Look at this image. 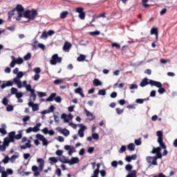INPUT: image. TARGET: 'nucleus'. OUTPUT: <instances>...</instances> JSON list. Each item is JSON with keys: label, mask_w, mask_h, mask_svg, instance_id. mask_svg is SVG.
Segmentation results:
<instances>
[{"label": "nucleus", "mask_w": 177, "mask_h": 177, "mask_svg": "<svg viewBox=\"0 0 177 177\" xmlns=\"http://www.w3.org/2000/svg\"><path fill=\"white\" fill-rule=\"evenodd\" d=\"M37 15L38 12L35 10H32V11L30 10H27L24 12V17H25V19H28L26 23H28L30 20H34Z\"/></svg>", "instance_id": "1"}, {"label": "nucleus", "mask_w": 177, "mask_h": 177, "mask_svg": "<svg viewBox=\"0 0 177 177\" xmlns=\"http://www.w3.org/2000/svg\"><path fill=\"white\" fill-rule=\"evenodd\" d=\"M62 60H63V58L59 57L57 54L53 55L51 57V60L50 61V64L52 66H56L57 63H62Z\"/></svg>", "instance_id": "2"}, {"label": "nucleus", "mask_w": 177, "mask_h": 177, "mask_svg": "<svg viewBox=\"0 0 177 177\" xmlns=\"http://www.w3.org/2000/svg\"><path fill=\"white\" fill-rule=\"evenodd\" d=\"M36 139H38V140H41V142H42L43 146H48V145H49V142H48V140L42 134L37 133L36 135Z\"/></svg>", "instance_id": "3"}, {"label": "nucleus", "mask_w": 177, "mask_h": 177, "mask_svg": "<svg viewBox=\"0 0 177 177\" xmlns=\"http://www.w3.org/2000/svg\"><path fill=\"white\" fill-rule=\"evenodd\" d=\"M28 106L29 107H32V111H38L39 110V106H38V104H35L34 102H32L31 98L29 99Z\"/></svg>", "instance_id": "4"}, {"label": "nucleus", "mask_w": 177, "mask_h": 177, "mask_svg": "<svg viewBox=\"0 0 177 177\" xmlns=\"http://www.w3.org/2000/svg\"><path fill=\"white\" fill-rule=\"evenodd\" d=\"M24 62V60H23V58L18 57L15 61H12L10 64V67L11 68H13L16 64H23Z\"/></svg>", "instance_id": "5"}, {"label": "nucleus", "mask_w": 177, "mask_h": 177, "mask_svg": "<svg viewBox=\"0 0 177 177\" xmlns=\"http://www.w3.org/2000/svg\"><path fill=\"white\" fill-rule=\"evenodd\" d=\"M158 158H162V154H161V151L158 152V153H156V156L153 157L152 165H158V163H157Z\"/></svg>", "instance_id": "6"}, {"label": "nucleus", "mask_w": 177, "mask_h": 177, "mask_svg": "<svg viewBox=\"0 0 177 177\" xmlns=\"http://www.w3.org/2000/svg\"><path fill=\"white\" fill-rule=\"evenodd\" d=\"M84 112L87 117H88L89 121H93L96 118V116L93 115L91 111H88V109H85Z\"/></svg>", "instance_id": "7"}, {"label": "nucleus", "mask_w": 177, "mask_h": 177, "mask_svg": "<svg viewBox=\"0 0 177 177\" xmlns=\"http://www.w3.org/2000/svg\"><path fill=\"white\" fill-rule=\"evenodd\" d=\"M149 84L151 86H156V88H162V84L160 82H156L154 80H149Z\"/></svg>", "instance_id": "8"}, {"label": "nucleus", "mask_w": 177, "mask_h": 177, "mask_svg": "<svg viewBox=\"0 0 177 177\" xmlns=\"http://www.w3.org/2000/svg\"><path fill=\"white\" fill-rule=\"evenodd\" d=\"M79 162L80 158H78V157H72V158L68 160V164L70 165H74V164H78Z\"/></svg>", "instance_id": "9"}, {"label": "nucleus", "mask_w": 177, "mask_h": 177, "mask_svg": "<svg viewBox=\"0 0 177 177\" xmlns=\"http://www.w3.org/2000/svg\"><path fill=\"white\" fill-rule=\"evenodd\" d=\"M149 84L150 85V82H149V79H147V77H145L142 80V82L140 84V86H141L142 88H145L146 85Z\"/></svg>", "instance_id": "10"}, {"label": "nucleus", "mask_w": 177, "mask_h": 177, "mask_svg": "<svg viewBox=\"0 0 177 177\" xmlns=\"http://www.w3.org/2000/svg\"><path fill=\"white\" fill-rule=\"evenodd\" d=\"M20 147L21 150H26V149H31V140H28V142L24 145H21Z\"/></svg>", "instance_id": "11"}, {"label": "nucleus", "mask_w": 177, "mask_h": 177, "mask_svg": "<svg viewBox=\"0 0 177 177\" xmlns=\"http://www.w3.org/2000/svg\"><path fill=\"white\" fill-rule=\"evenodd\" d=\"M57 95V93H51L50 96L48 98H46V102H53Z\"/></svg>", "instance_id": "12"}, {"label": "nucleus", "mask_w": 177, "mask_h": 177, "mask_svg": "<svg viewBox=\"0 0 177 177\" xmlns=\"http://www.w3.org/2000/svg\"><path fill=\"white\" fill-rule=\"evenodd\" d=\"M16 135V131H11L8 134V139L11 141V143H15V136Z\"/></svg>", "instance_id": "13"}, {"label": "nucleus", "mask_w": 177, "mask_h": 177, "mask_svg": "<svg viewBox=\"0 0 177 177\" xmlns=\"http://www.w3.org/2000/svg\"><path fill=\"white\" fill-rule=\"evenodd\" d=\"M59 132L61 133L62 135H64V136H68L70 135V131H68L66 129H60L59 130Z\"/></svg>", "instance_id": "14"}, {"label": "nucleus", "mask_w": 177, "mask_h": 177, "mask_svg": "<svg viewBox=\"0 0 177 177\" xmlns=\"http://www.w3.org/2000/svg\"><path fill=\"white\" fill-rule=\"evenodd\" d=\"M71 46H72V45L71 44L70 42L66 41V42L64 43V46H63V49H64V50H65L66 52H67V50H70V49H71Z\"/></svg>", "instance_id": "15"}, {"label": "nucleus", "mask_w": 177, "mask_h": 177, "mask_svg": "<svg viewBox=\"0 0 177 177\" xmlns=\"http://www.w3.org/2000/svg\"><path fill=\"white\" fill-rule=\"evenodd\" d=\"M6 86H13V82L9 80L6 84H3L1 85V89H5Z\"/></svg>", "instance_id": "16"}, {"label": "nucleus", "mask_w": 177, "mask_h": 177, "mask_svg": "<svg viewBox=\"0 0 177 177\" xmlns=\"http://www.w3.org/2000/svg\"><path fill=\"white\" fill-rule=\"evenodd\" d=\"M75 93H79L80 96H82V97H85V94H84V91H82V88L81 87L75 88Z\"/></svg>", "instance_id": "17"}, {"label": "nucleus", "mask_w": 177, "mask_h": 177, "mask_svg": "<svg viewBox=\"0 0 177 177\" xmlns=\"http://www.w3.org/2000/svg\"><path fill=\"white\" fill-rule=\"evenodd\" d=\"M137 174L138 171H136V170H132L126 176V177H138Z\"/></svg>", "instance_id": "18"}, {"label": "nucleus", "mask_w": 177, "mask_h": 177, "mask_svg": "<svg viewBox=\"0 0 177 177\" xmlns=\"http://www.w3.org/2000/svg\"><path fill=\"white\" fill-rule=\"evenodd\" d=\"M93 84L94 86H102L103 85V83L99 79H94Z\"/></svg>", "instance_id": "19"}, {"label": "nucleus", "mask_w": 177, "mask_h": 177, "mask_svg": "<svg viewBox=\"0 0 177 177\" xmlns=\"http://www.w3.org/2000/svg\"><path fill=\"white\" fill-rule=\"evenodd\" d=\"M10 143H12V141L9 139V138L6 137L3 139V145H4L6 147H9Z\"/></svg>", "instance_id": "20"}, {"label": "nucleus", "mask_w": 177, "mask_h": 177, "mask_svg": "<svg viewBox=\"0 0 177 177\" xmlns=\"http://www.w3.org/2000/svg\"><path fill=\"white\" fill-rule=\"evenodd\" d=\"M15 12H16V9H13L12 10L8 12V21H10V20H12V17L15 16Z\"/></svg>", "instance_id": "21"}, {"label": "nucleus", "mask_w": 177, "mask_h": 177, "mask_svg": "<svg viewBox=\"0 0 177 177\" xmlns=\"http://www.w3.org/2000/svg\"><path fill=\"white\" fill-rule=\"evenodd\" d=\"M14 9H15V10H17V12H24V8L21 4L17 5V7Z\"/></svg>", "instance_id": "22"}, {"label": "nucleus", "mask_w": 177, "mask_h": 177, "mask_svg": "<svg viewBox=\"0 0 177 177\" xmlns=\"http://www.w3.org/2000/svg\"><path fill=\"white\" fill-rule=\"evenodd\" d=\"M155 35L156 38L158 37V29L157 28H152L151 29V35Z\"/></svg>", "instance_id": "23"}, {"label": "nucleus", "mask_w": 177, "mask_h": 177, "mask_svg": "<svg viewBox=\"0 0 177 177\" xmlns=\"http://www.w3.org/2000/svg\"><path fill=\"white\" fill-rule=\"evenodd\" d=\"M59 161L60 162H62L63 164H68V160H67V158L64 156H62L59 158Z\"/></svg>", "instance_id": "24"}, {"label": "nucleus", "mask_w": 177, "mask_h": 177, "mask_svg": "<svg viewBox=\"0 0 177 177\" xmlns=\"http://www.w3.org/2000/svg\"><path fill=\"white\" fill-rule=\"evenodd\" d=\"M48 161H50V164L53 165V164H56L59 160H57L55 157H50L48 158Z\"/></svg>", "instance_id": "25"}, {"label": "nucleus", "mask_w": 177, "mask_h": 177, "mask_svg": "<svg viewBox=\"0 0 177 177\" xmlns=\"http://www.w3.org/2000/svg\"><path fill=\"white\" fill-rule=\"evenodd\" d=\"M158 143H159L160 149H163L164 150L167 149V146L165 145L162 140H158Z\"/></svg>", "instance_id": "26"}, {"label": "nucleus", "mask_w": 177, "mask_h": 177, "mask_svg": "<svg viewBox=\"0 0 177 177\" xmlns=\"http://www.w3.org/2000/svg\"><path fill=\"white\" fill-rule=\"evenodd\" d=\"M161 151V147H158L156 148H153L151 151L152 154H157Z\"/></svg>", "instance_id": "27"}, {"label": "nucleus", "mask_w": 177, "mask_h": 177, "mask_svg": "<svg viewBox=\"0 0 177 177\" xmlns=\"http://www.w3.org/2000/svg\"><path fill=\"white\" fill-rule=\"evenodd\" d=\"M18 133H19L15 136V139H16V140H20V139L23 138V133H21V131H19Z\"/></svg>", "instance_id": "28"}, {"label": "nucleus", "mask_w": 177, "mask_h": 177, "mask_svg": "<svg viewBox=\"0 0 177 177\" xmlns=\"http://www.w3.org/2000/svg\"><path fill=\"white\" fill-rule=\"evenodd\" d=\"M127 149H128V150H129V151H134V150H135V144H133V143L129 144L128 146H127Z\"/></svg>", "instance_id": "29"}, {"label": "nucleus", "mask_w": 177, "mask_h": 177, "mask_svg": "<svg viewBox=\"0 0 177 177\" xmlns=\"http://www.w3.org/2000/svg\"><path fill=\"white\" fill-rule=\"evenodd\" d=\"M156 135L158 136V140H162V137L164 136V135L162 134V131H158Z\"/></svg>", "instance_id": "30"}, {"label": "nucleus", "mask_w": 177, "mask_h": 177, "mask_svg": "<svg viewBox=\"0 0 177 177\" xmlns=\"http://www.w3.org/2000/svg\"><path fill=\"white\" fill-rule=\"evenodd\" d=\"M30 97H32V100L35 102V100L37 99V94L35 93V90H33L30 91Z\"/></svg>", "instance_id": "31"}, {"label": "nucleus", "mask_w": 177, "mask_h": 177, "mask_svg": "<svg viewBox=\"0 0 177 177\" xmlns=\"http://www.w3.org/2000/svg\"><path fill=\"white\" fill-rule=\"evenodd\" d=\"M68 15V11H63L60 14V18L61 19H66V17H67Z\"/></svg>", "instance_id": "32"}, {"label": "nucleus", "mask_w": 177, "mask_h": 177, "mask_svg": "<svg viewBox=\"0 0 177 177\" xmlns=\"http://www.w3.org/2000/svg\"><path fill=\"white\" fill-rule=\"evenodd\" d=\"M86 56L84 55H80L77 58V62H84L86 59Z\"/></svg>", "instance_id": "33"}, {"label": "nucleus", "mask_w": 177, "mask_h": 177, "mask_svg": "<svg viewBox=\"0 0 177 177\" xmlns=\"http://www.w3.org/2000/svg\"><path fill=\"white\" fill-rule=\"evenodd\" d=\"M89 35L92 37H95V35H100V31L95 30L94 32H89Z\"/></svg>", "instance_id": "34"}, {"label": "nucleus", "mask_w": 177, "mask_h": 177, "mask_svg": "<svg viewBox=\"0 0 177 177\" xmlns=\"http://www.w3.org/2000/svg\"><path fill=\"white\" fill-rule=\"evenodd\" d=\"M59 113L57 112L54 114V121L55 122L59 123V118H60V117H59Z\"/></svg>", "instance_id": "35"}, {"label": "nucleus", "mask_w": 177, "mask_h": 177, "mask_svg": "<svg viewBox=\"0 0 177 177\" xmlns=\"http://www.w3.org/2000/svg\"><path fill=\"white\" fill-rule=\"evenodd\" d=\"M10 91H11V95H17V93H18L17 88L15 87H12L10 88Z\"/></svg>", "instance_id": "36"}, {"label": "nucleus", "mask_w": 177, "mask_h": 177, "mask_svg": "<svg viewBox=\"0 0 177 177\" xmlns=\"http://www.w3.org/2000/svg\"><path fill=\"white\" fill-rule=\"evenodd\" d=\"M111 47L112 48H116V49H120L121 46H120V44H118V43H112Z\"/></svg>", "instance_id": "37"}, {"label": "nucleus", "mask_w": 177, "mask_h": 177, "mask_svg": "<svg viewBox=\"0 0 177 177\" xmlns=\"http://www.w3.org/2000/svg\"><path fill=\"white\" fill-rule=\"evenodd\" d=\"M16 158H19V156H17V155H12L10 157V160L11 162H15V161L16 160Z\"/></svg>", "instance_id": "38"}, {"label": "nucleus", "mask_w": 177, "mask_h": 177, "mask_svg": "<svg viewBox=\"0 0 177 177\" xmlns=\"http://www.w3.org/2000/svg\"><path fill=\"white\" fill-rule=\"evenodd\" d=\"M144 102H146V100L142 98H138L136 100V102L138 103L139 104H143Z\"/></svg>", "instance_id": "39"}, {"label": "nucleus", "mask_w": 177, "mask_h": 177, "mask_svg": "<svg viewBox=\"0 0 177 177\" xmlns=\"http://www.w3.org/2000/svg\"><path fill=\"white\" fill-rule=\"evenodd\" d=\"M30 59H31V53H28L24 57V60H30Z\"/></svg>", "instance_id": "40"}, {"label": "nucleus", "mask_w": 177, "mask_h": 177, "mask_svg": "<svg viewBox=\"0 0 177 177\" xmlns=\"http://www.w3.org/2000/svg\"><path fill=\"white\" fill-rule=\"evenodd\" d=\"M98 95H100L101 96H105V95H106V90H104V89L99 90Z\"/></svg>", "instance_id": "41"}, {"label": "nucleus", "mask_w": 177, "mask_h": 177, "mask_svg": "<svg viewBox=\"0 0 177 177\" xmlns=\"http://www.w3.org/2000/svg\"><path fill=\"white\" fill-rule=\"evenodd\" d=\"M115 111H116L117 114H118V115H120V114H122V113H124V109H121L120 108H116Z\"/></svg>", "instance_id": "42"}, {"label": "nucleus", "mask_w": 177, "mask_h": 177, "mask_svg": "<svg viewBox=\"0 0 177 177\" xmlns=\"http://www.w3.org/2000/svg\"><path fill=\"white\" fill-rule=\"evenodd\" d=\"M6 111H13V105L12 104L7 105Z\"/></svg>", "instance_id": "43"}, {"label": "nucleus", "mask_w": 177, "mask_h": 177, "mask_svg": "<svg viewBox=\"0 0 177 177\" xmlns=\"http://www.w3.org/2000/svg\"><path fill=\"white\" fill-rule=\"evenodd\" d=\"M79 17L81 20H85V12L83 11L82 12H80V14H79Z\"/></svg>", "instance_id": "44"}, {"label": "nucleus", "mask_w": 177, "mask_h": 177, "mask_svg": "<svg viewBox=\"0 0 177 177\" xmlns=\"http://www.w3.org/2000/svg\"><path fill=\"white\" fill-rule=\"evenodd\" d=\"M9 160H10V158H9V156H6L5 158L2 160V162L8 164V162H9Z\"/></svg>", "instance_id": "45"}, {"label": "nucleus", "mask_w": 177, "mask_h": 177, "mask_svg": "<svg viewBox=\"0 0 177 177\" xmlns=\"http://www.w3.org/2000/svg\"><path fill=\"white\" fill-rule=\"evenodd\" d=\"M92 137L94 140H97L99 139V134L97 133H94L92 134Z\"/></svg>", "instance_id": "46"}, {"label": "nucleus", "mask_w": 177, "mask_h": 177, "mask_svg": "<svg viewBox=\"0 0 177 177\" xmlns=\"http://www.w3.org/2000/svg\"><path fill=\"white\" fill-rule=\"evenodd\" d=\"M9 102V100H8V98H6V97H4L2 100V103L4 106H8V102Z\"/></svg>", "instance_id": "47"}, {"label": "nucleus", "mask_w": 177, "mask_h": 177, "mask_svg": "<svg viewBox=\"0 0 177 177\" xmlns=\"http://www.w3.org/2000/svg\"><path fill=\"white\" fill-rule=\"evenodd\" d=\"M26 89L28 92H32V91H34V89L31 88V84L26 85Z\"/></svg>", "instance_id": "48"}, {"label": "nucleus", "mask_w": 177, "mask_h": 177, "mask_svg": "<svg viewBox=\"0 0 177 177\" xmlns=\"http://www.w3.org/2000/svg\"><path fill=\"white\" fill-rule=\"evenodd\" d=\"M54 100L57 102V103H62V97L61 96H55Z\"/></svg>", "instance_id": "49"}, {"label": "nucleus", "mask_w": 177, "mask_h": 177, "mask_svg": "<svg viewBox=\"0 0 177 177\" xmlns=\"http://www.w3.org/2000/svg\"><path fill=\"white\" fill-rule=\"evenodd\" d=\"M153 157L151 156H148L147 157V162H148L149 164H152L153 165Z\"/></svg>", "instance_id": "50"}, {"label": "nucleus", "mask_w": 177, "mask_h": 177, "mask_svg": "<svg viewBox=\"0 0 177 177\" xmlns=\"http://www.w3.org/2000/svg\"><path fill=\"white\" fill-rule=\"evenodd\" d=\"M100 174L101 175L102 177H105L106 175L107 174V172L106 171V170L102 169L100 171Z\"/></svg>", "instance_id": "51"}, {"label": "nucleus", "mask_w": 177, "mask_h": 177, "mask_svg": "<svg viewBox=\"0 0 177 177\" xmlns=\"http://www.w3.org/2000/svg\"><path fill=\"white\" fill-rule=\"evenodd\" d=\"M40 77H41V75H39V73H36L33 77V80L34 81H38Z\"/></svg>", "instance_id": "52"}, {"label": "nucleus", "mask_w": 177, "mask_h": 177, "mask_svg": "<svg viewBox=\"0 0 177 177\" xmlns=\"http://www.w3.org/2000/svg\"><path fill=\"white\" fill-rule=\"evenodd\" d=\"M158 92L160 95H162V93H165V88L160 87L158 88Z\"/></svg>", "instance_id": "53"}, {"label": "nucleus", "mask_w": 177, "mask_h": 177, "mask_svg": "<svg viewBox=\"0 0 177 177\" xmlns=\"http://www.w3.org/2000/svg\"><path fill=\"white\" fill-rule=\"evenodd\" d=\"M33 71L36 73V74H39L41 73V68L39 67H36L33 69Z\"/></svg>", "instance_id": "54"}, {"label": "nucleus", "mask_w": 177, "mask_h": 177, "mask_svg": "<svg viewBox=\"0 0 177 177\" xmlns=\"http://www.w3.org/2000/svg\"><path fill=\"white\" fill-rule=\"evenodd\" d=\"M37 94L39 97H44L46 96V93H44V92H37Z\"/></svg>", "instance_id": "55"}, {"label": "nucleus", "mask_w": 177, "mask_h": 177, "mask_svg": "<svg viewBox=\"0 0 177 177\" xmlns=\"http://www.w3.org/2000/svg\"><path fill=\"white\" fill-rule=\"evenodd\" d=\"M79 127H80V129L79 130L82 131L84 132V131H85V129H86V126L80 124H79Z\"/></svg>", "instance_id": "56"}, {"label": "nucleus", "mask_w": 177, "mask_h": 177, "mask_svg": "<svg viewBox=\"0 0 177 177\" xmlns=\"http://www.w3.org/2000/svg\"><path fill=\"white\" fill-rule=\"evenodd\" d=\"M24 75V73L22 71H19L17 75V78H23V76Z\"/></svg>", "instance_id": "57"}, {"label": "nucleus", "mask_w": 177, "mask_h": 177, "mask_svg": "<svg viewBox=\"0 0 177 177\" xmlns=\"http://www.w3.org/2000/svg\"><path fill=\"white\" fill-rule=\"evenodd\" d=\"M125 150H127V147L125 145H122L120 147V149L119 151V153H124V151H125Z\"/></svg>", "instance_id": "58"}, {"label": "nucleus", "mask_w": 177, "mask_h": 177, "mask_svg": "<svg viewBox=\"0 0 177 177\" xmlns=\"http://www.w3.org/2000/svg\"><path fill=\"white\" fill-rule=\"evenodd\" d=\"M75 10H76L77 13L80 14V13H82V12H84V8L79 7V8H77L75 9Z\"/></svg>", "instance_id": "59"}, {"label": "nucleus", "mask_w": 177, "mask_h": 177, "mask_svg": "<svg viewBox=\"0 0 177 177\" xmlns=\"http://www.w3.org/2000/svg\"><path fill=\"white\" fill-rule=\"evenodd\" d=\"M126 171H131L132 169V165L131 164H128L125 166Z\"/></svg>", "instance_id": "60"}, {"label": "nucleus", "mask_w": 177, "mask_h": 177, "mask_svg": "<svg viewBox=\"0 0 177 177\" xmlns=\"http://www.w3.org/2000/svg\"><path fill=\"white\" fill-rule=\"evenodd\" d=\"M80 138H84V131H82V130H78V132H77Z\"/></svg>", "instance_id": "61"}, {"label": "nucleus", "mask_w": 177, "mask_h": 177, "mask_svg": "<svg viewBox=\"0 0 177 177\" xmlns=\"http://www.w3.org/2000/svg\"><path fill=\"white\" fill-rule=\"evenodd\" d=\"M15 96H16L17 99H20V98L23 97V93H21V92L17 93V94H15Z\"/></svg>", "instance_id": "62"}, {"label": "nucleus", "mask_w": 177, "mask_h": 177, "mask_svg": "<svg viewBox=\"0 0 177 177\" xmlns=\"http://www.w3.org/2000/svg\"><path fill=\"white\" fill-rule=\"evenodd\" d=\"M129 89H138V84H131L129 86Z\"/></svg>", "instance_id": "63"}, {"label": "nucleus", "mask_w": 177, "mask_h": 177, "mask_svg": "<svg viewBox=\"0 0 177 177\" xmlns=\"http://www.w3.org/2000/svg\"><path fill=\"white\" fill-rule=\"evenodd\" d=\"M0 151H6V146H5L3 144L0 145Z\"/></svg>", "instance_id": "64"}]
</instances>
